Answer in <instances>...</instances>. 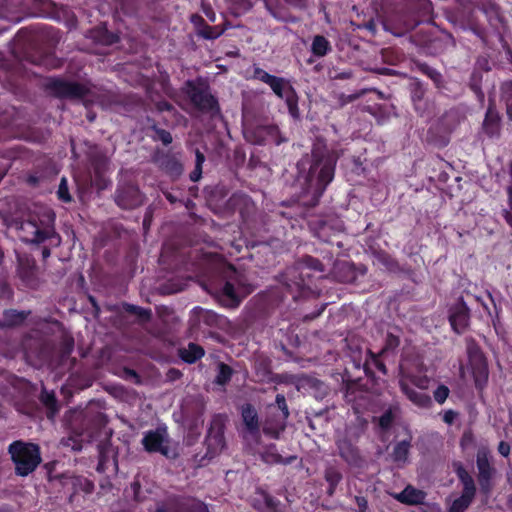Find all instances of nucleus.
Returning a JSON list of instances; mask_svg holds the SVG:
<instances>
[{
	"label": "nucleus",
	"mask_w": 512,
	"mask_h": 512,
	"mask_svg": "<svg viewBox=\"0 0 512 512\" xmlns=\"http://www.w3.org/2000/svg\"><path fill=\"white\" fill-rule=\"evenodd\" d=\"M208 449H213V453L220 451L224 447L223 436L220 433H210L207 439Z\"/></svg>",
	"instance_id": "20"
},
{
	"label": "nucleus",
	"mask_w": 512,
	"mask_h": 512,
	"mask_svg": "<svg viewBox=\"0 0 512 512\" xmlns=\"http://www.w3.org/2000/svg\"><path fill=\"white\" fill-rule=\"evenodd\" d=\"M255 75L256 77L261 80L262 82L268 84L269 86L271 85V83L277 78L273 75H270L268 74L267 72H265L264 70H256L255 72Z\"/></svg>",
	"instance_id": "31"
},
{
	"label": "nucleus",
	"mask_w": 512,
	"mask_h": 512,
	"mask_svg": "<svg viewBox=\"0 0 512 512\" xmlns=\"http://www.w3.org/2000/svg\"><path fill=\"white\" fill-rule=\"evenodd\" d=\"M394 498L405 504H420L425 499V493L412 486H407L402 492L394 495Z\"/></svg>",
	"instance_id": "9"
},
{
	"label": "nucleus",
	"mask_w": 512,
	"mask_h": 512,
	"mask_svg": "<svg viewBox=\"0 0 512 512\" xmlns=\"http://www.w3.org/2000/svg\"><path fill=\"white\" fill-rule=\"evenodd\" d=\"M57 195H58V198L63 202L71 201V195L69 194L67 180L65 177H63L60 181Z\"/></svg>",
	"instance_id": "25"
},
{
	"label": "nucleus",
	"mask_w": 512,
	"mask_h": 512,
	"mask_svg": "<svg viewBox=\"0 0 512 512\" xmlns=\"http://www.w3.org/2000/svg\"><path fill=\"white\" fill-rule=\"evenodd\" d=\"M415 384L421 389H426L428 387V380H420Z\"/></svg>",
	"instance_id": "41"
},
{
	"label": "nucleus",
	"mask_w": 512,
	"mask_h": 512,
	"mask_svg": "<svg viewBox=\"0 0 512 512\" xmlns=\"http://www.w3.org/2000/svg\"><path fill=\"white\" fill-rule=\"evenodd\" d=\"M449 396V389L445 385H440L434 391V399L439 403L443 404Z\"/></svg>",
	"instance_id": "28"
},
{
	"label": "nucleus",
	"mask_w": 512,
	"mask_h": 512,
	"mask_svg": "<svg viewBox=\"0 0 512 512\" xmlns=\"http://www.w3.org/2000/svg\"><path fill=\"white\" fill-rule=\"evenodd\" d=\"M499 116L495 110L489 108L484 120V128L488 134L493 135L498 131Z\"/></svg>",
	"instance_id": "16"
},
{
	"label": "nucleus",
	"mask_w": 512,
	"mask_h": 512,
	"mask_svg": "<svg viewBox=\"0 0 512 512\" xmlns=\"http://www.w3.org/2000/svg\"><path fill=\"white\" fill-rule=\"evenodd\" d=\"M232 371L229 366L225 364L219 365L218 375L216 377V382L220 385L226 384L231 378Z\"/></svg>",
	"instance_id": "22"
},
{
	"label": "nucleus",
	"mask_w": 512,
	"mask_h": 512,
	"mask_svg": "<svg viewBox=\"0 0 512 512\" xmlns=\"http://www.w3.org/2000/svg\"><path fill=\"white\" fill-rule=\"evenodd\" d=\"M18 475L27 476L41 462L39 447L31 443L14 442L9 447Z\"/></svg>",
	"instance_id": "2"
},
{
	"label": "nucleus",
	"mask_w": 512,
	"mask_h": 512,
	"mask_svg": "<svg viewBox=\"0 0 512 512\" xmlns=\"http://www.w3.org/2000/svg\"><path fill=\"white\" fill-rule=\"evenodd\" d=\"M270 87L278 97L285 100L291 116L298 117V99L290 83L283 78L277 77Z\"/></svg>",
	"instance_id": "5"
},
{
	"label": "nucleus",
	"mask_w": 512,
	"mask_h": 512,
	"mask_svg": "<svg viewBox=\"0 0 512 512\" xmlns=\"http://www.w3.org/2000/svg\"><path fill=\"white\" fill-rule=\"evenodd\" d=\"M477 467L479 470V480L482 489L488 491L490 488L489 480L492 476L493 469L489 464L488 452L486 449H481L477 454Z\"/></svg>",
	"instance_id": "6"
},
{
	"label": "nucleus",
	"mask_w": 512,
	"mask_h": 512,
	"mask_svg": "<svg viewBox=\"0 0 512 512\" xmlns=\"http://www.w3.org/2000/svg\"><path fill=\"white\" fill-rule=\"evenodd\" d=\"M339 450L341 456L347 461V462H355L357 459V453L355 449L349 445H339Z\"/></svg>",
	"instance_id": "24"
},
{
	"label": "nucleus",
	"mask_w": 512,
	"mask_h": 512,
	"mask_svg": "<svg viewBox=\"0 0 512 512\" xmlns=\"http://www.w3.org/2000/svg\"><path fill=\"white\" fill-rule=\"evenodd\" d=\"M471 502L472 499L461 495L459 498L452 502L448 508V512H464L469 507Z\"/></svg>",
	"instance_id": "18"
},
{
	"label": "nucleus",
	"mask_w": 512,
	"mask_h": 512,
	"mask_svg": "<svg viewBox=\"0 0 512 512\" xmlns=\"http://www.w3.org/2000/svg\"><path fill=\"white\" fill-rule=\"evenodd\" d=\"M223 295L227 298L230 304H237L240 301L241 295L236 290L233 284L227 282L223 287Z\"/></svg>",
	"instance_id": "19"
},
{
	"label": "nucleus",
	"mask_w": 512,
	"mask_h": 512,
	"mask_svg": "<svg viewBox=\"0 0 512 512\" xmlns=\"http://www.w3.org/2000/svg\"><path fill=\"white\" fill-rule=\"evenodd\" d=\"M55 215L49 208H40L20 226L21 238L30 243H41L54 234Z\"/></svg>",
	"instance_id": "1"
},
{
	"label": "nucleus",
	"mask_w": 512,
	"mask_h": 512,
	"mask_svg": "<svg viewBox=\"0 0 512 512\" xmlns=\"http://www.w3.org/2000/svg\"><path fill=\"white\" fill-rule=\"evenodd\" d=\"M463 492L462 496L470 498L473 500L475 495V486L472 478H467L463 483Z\"/></svg>",
	"instance_id": "29"
},
{
	"label": "nucleus",
	"mask_w": 512,
	"mask_h": 512,
	"mask_svg": "<svg viewBox=\"0 0 512 512\" xmlns=\"http://www.w3.org/2000/svg\"><path fill=\"white\" fill-rule=\"evenodd\" d=\"M504 217L508 224L512 227V214L509 211H504Z\"/></svg>",
	"instance_id": "43"
},
{
	"label": "nucleus",
	"mask_w": 512,
	"mask_h": 512,
	"mask_svg": "<svg viewBox=\"0 0 512 512\" xmlns=\"http://www.w3.org/2000/svg\"><path fill=\"white\" fill-rule=\"evenodd\" d=\"M312 261H313V267L315 269H318V270L322 271V268L320 267V264L317 261H314V260H312Z\"/></svg>",
	"instance_id": "50"
},
{
	"label": "nucleus",
	"mask_w": 512,
	"mask_h": 512,
	"mask_svg": "<svg viewBox=\"0 0 512 512\" xmlns=\"http://www.w3.org/2000/svg\"><path fill=\"white\" fill-rule=\"evenodd\" d=\"M401 388L409 400L412 401L415 405L426 408L431 404V398L426 393L409 388L408 385L403 381H401Z\"/></svg>",
	"instance_id": "11"
},
{
	"label": "nucleus",
	"mask_w": 512,
	"mask_h": 512,
	"mask_svg": "<svg viewBox=\"0 0 512 512\" xmlns=\"http://www.w3.org/2000/svg\"><path fill=\"white\" fill-rule=\"evenodd\" d=\"M276 402L278 403L279 408H281L282 413H283L285 411V408H287L284 396L277 395Z\"/></svg>",
	"instance_id": "39"
},
{
	"label": "nucleus",
	"mask_w": 512,
	"mask_h": 512,
	"mask_svg": "<svg viewBox=\"0 0 512 512\" xmlns=\"http://www.w3.org/2000/svg\"><path fill=\"white\" fill-rule=\"evenodd\" d=\"M72 449H80V447H76V446L72 445Z\"/></svg>",
	"instance_id": "51"
},
{
	"label": "nucleus",
	"mask_w": 512,
	"mask_h": 512,
	"mask_svg": "<svg viewBox=\"0 0 512 512\" xmlns=\"http://www.w3.org/2000/svg\"><path fill=\"white\" fill-rule=\"evenodd\" d=\"M205 158L199 151L196 153V166L195 170L191 173L190 178L192 181H198L201 177L202 164Z\"/></svg>",
	"instance_id": "27"
},
{
	"label": "nucleus",
	"mask_w": 512,
	"mask_h": 512,
	"mask_svg": "<svg viewBox=\"0 0 512 512\" xmlns=\"http://www.w3.org/2000/svg\"><path fill=\"white\" fill-rule=\"evenodd\" d=\"M53 402H54V398H53V396H52V395H47V397H46V399H45V403H46L47 405H52V404H53Z\"/></svg>",
	"instance_id": "47"
},
{
	"label": "nucleus",
	"mask_w": 512,
	"mask_h": 512,
	"mask_svg": "<svg viewBox=\"0 0 512 512\" xmlns=\"http://www.w3.org/2000/svg\"><path fill=\"white\" fill-rule=\"evenodd\" d=\"M168 442L167 430L163 427L148 431L142 439L145 450L148 452H159L165 456L170 455Z\"/></svg>",
	"instance_id": "4"
},
{
	"label": "nucleus",
	"mask_w": 512,
	"mask_h": 512,
	"mask_svg": "<svg viewBox=\"0 0 512 512\" xmlns=\"http://www.w3.org/2000/svg\"><path fill=\"white\" fill-rule=\"evenodd\" d=\"M62 93L69 96H80L83 93V88L74 83H63Z\"/></svg>",
	"instance_id": "26"
},
{
	"label": "nucleus",
	"mask_w": 512,
	"mask_h": 512,
	"mask_svg": "<svg viewBox=\"0 0 512 512\" xmlns=\"http://www.w3.org/2000/svg\"><path fill=\"white\" fill-rule=\"evenodd\" d=\"M459 478L461 479L462 483L467 480V478H472L464 469H458L457 471Z\"/></svg>",
	"instance_id": "40"
},
{
	"label": "nucleus",
	"mask_w": 512,
	"mask_h": 512,
	"mask_svg": "<svg viewBox=\"0 0 512 512\" xmlns=\"http://www.w3.org/2000/svg\"><path fill=\"white\" fill-rule=\"evenodd\" d=\"M42 254H43L44 258L49 257V255H50L49 249H47V248L43 249Z\"/></svg>",
	"instance_id": "49"
},
{
	"label": "nucleus",
	"mask_w": 512,
	"mask_h": 512,
	"mask_svg": "<svg viewBox=\"0 0 512 512\" xmlns=\"http://www.w3.org/2000/svg\"><path fill=\"white\" fill-rule=\"evenodd\" d=\"M456 414L453 411H447L445 412L443 416V420L447 424H451L455 419Z\"/></svg>",
	"instance_id": "38"
},
{
	"label": "nucleus",
	"mask_w": 512,
	"mask_h": 512,
	"mask_svg": "<svg viewBox=\"0 0 512 512\" xmlns=\"http://www.w3.org/2000/svg\"><path fill=\"white\" fill-rule=\"evenodd\" d=\"M329 50V42L322 36H316L312 43V51L317 56H324Z\"/></svg>",
	"instance_id": "17"
},
{
	"label": "nucleus",
	"mask_w": 512,
	"mask_h": 512,
	"mask_svg": "<svg viewBox=\"0 0 512 512\" xmlns=\"http://www.w3.org/2000/svg\"><path fill=\"white\" fill-rule=\"evenodd\" d=\"M460 373L463 378L472 376L478 387H482L487 382V363L478 348L470 347L468 349V364L465 367H461Z\"/></svg>",
	"instance_id": "3"
},
{
	"label": "nucleus",
	"mask_w": 512,
	"mask_h": 512,
	"mask_svg": "<svg viewBox=\"0 0 512 512\" xmlns=\"http://www.w3.org/2000/svg\"><path fill=\"white\" fill-rule=\"evenodd\" d=\"M334 164L335 161L331 158L326 159L325 161H321L316 163L314 169L320 167V172L318 175L320 184L325 187L329 182L332 181L334 176Z\"/></svg>",
	"instance_id": "12"
},
{
	"label": "nucleus",
	"mask_w": 512,
	"mask_h": 512,
	"mask_svg": "<svg viewBox=\"0 0 512 512\" xmlns=\"http://www.w3.org/2000/svg\"><path fill=\"white\" fill-rule=\"evenodd\" d=\"M409 443L402 441L398 443L394 448V458L397 461H404L408 455Z\"/></svg>",
	"instance_id": "21"
},
{
	"label": "nucleus",
	"mask_w": 512,
	"mask_h": 512,
	"mask_svg": "<svg viewBox=\"0 0 512 512\" xmlns=\"http://www.w3.org/2000/svg\"><path fill=\"white\" fill-rule=\"evenodd\" d=\"M204 355L203 349L196 344H189L180 351L181 358L188 363H193Z\"/></svg>",
	"instance_id": "15"
},
{
	"label": "nucleus",
	"mask_w": 512,
	"mask_h": 512,
	"mask_svg": "<svg viewBox=\"0 0 512 512\" xmlns=\"http://www.w3.org/2000/svg\"><path fill=\"white\" fill-rule=\"evenodd\" d=\"M259 131H260L261 133H262V132H267V135L271 138V140H274V141H276L277 143H279V141H277V140L275 139V135L277 134V128H276V127H273V126H271V127H265V128H261Z\"/></svg>",
	"instance_id": "36"
},
{
	"label": "nucleus",
	"mask_w": 512,
	"mask_h": 512,
	"mask_svg": "<svg viewBox=\"0 0 512 512\" xmlns=\"http://www.w3.org/2000/svg\"><path fill=\"white\" fill-rule=\"evenodd\" d=\"M498 451L501 455H503L504 457H507L510 452V446L507 443L502 441V442H500V444L498 446Z\"/></svg>",
	"instance_id": "37"
},
{
	"label": "nucleus",
	"mask_w": 512,
	"mask_h": 512,
	"mask_svg": "<svg viewBox=\"0 0 512 512\" xmlns=\"http://www.w3.org/2000/svg\"><path fill=\"white\" fill-rule=\"evenodd\" d=\"M6 318L11 322V324H17L23 321L25 316L23 313L8 311L6 312Z\"/></svg>",
	"instance_id": "32"
},
{
	"label": "nucleus",
	"mask_w": 512,
	"mask_h": 512,
	"mask_svg": "<svg viewBox=\"0 0 512 512\" xmlns=\"http://www.w3.org/2000/svg\"><path fill=\"white\" fill-rule=\"evenodd\" d=\"M288 415V408H285V411L275 421H266L263 427L264 433L272 438H278L285 428V420Z\"/></svg>",
	"instance_id": "10"
},
{
	"label": "nucleus",
	"mask_w": 512,
	"mask_h": 512,
	"mask_svg": "<svg viewBox=\"0 0 512 512\" xmlns=\"http://www.w3.org/2000/svg\"><path fill=\"white\" fill-rule=\"evenodd\" d=\"M262 459L267 463H278L281 461V456L270 448L262 455Z\"/></svg>",
	"instance_id": "30"
},
{
	"label": "nucleus",
	"mask_w": 512,
	"mask_h": 512,
	"mask_svg": "<svg viewBox=\"0 0 512 512\" xmlns=\"http://www.w3.org/2000/svg\"><path fill=\"white\" fill-rule=\"evenodd\" d=\"M242 418L247 430L252 434H257L259 422L256 410L250 405L244 406L242 408Z\"/></svg>",
	"instance_id": "13"
},
{
	"label": "nucleus",
	"mask_w": 512,
	"mask_h": 512,
	"mask_svg": "<svg viewBox=\"0 0 512 512\" xmlns=\"http://www.w3.org/2000/svg\"><path fill=\"white\" fill-rule=\"evenodd\" d=\"M157 137L164 143V144H170L172 142V136L169 132L160 130L157 132Z\"/></svg>",
	"instance_id": "33"
},
{
	"label": "nucleus",
	"mask_w": 512,
	"mask_h": 512,
	"mask_svg": "<svg viewBox=\"0 0 512 512\" xmlns=\"http://www.w3.org/2000/svg\"><path fill=\"white\" fill-rule=\"evenodd\" d=\"M358 505L361 509L366 508V501L364 498H357Z\"/></svg>",
	"instance_id": "46"
},
{
	"label": "nucleus",
	"mask_w": 512,
	"mask_h": 512,
	"mask_svg": "<svg viewBox=\"0 0 512 512\" xmlns=\"http://www.w3.org/2000/svg\"><path fill=\"white\" fill-rule=\"evenodd\" d=\"M191 98L193 103L200 109L212 110L216 105L214 97L206 92H195Z\"/></svg>",
	"instance_id": "14"
},
{
	"label": "nucleus",
	"mask_w": 512,
	"mask_h": 512,
	"mask_svg": "<svg viewBox=\"0 0 512 512\" xmlns=\"http://www.w3.org/2000/svg\"><path fill=\"white\" fill-rule=\"evenodd\" d=\"M325 478L330 484L329 493L332 494L335 486L341 480V474L337 470L330 468L326 471Z\"/></svg>",
	"instance_id": "23"
},
{
	"label": "nucleus",
	"mask_w": 512,
	"mask_h": 512,
	"mask_svg": "<svg viewBox=\"0 0 512 512\" xmlns=\"http://www.w3.org/2000/svg\"><path fill=\"white\" fill-rule=\"evenodd\" d=\"M288 2H290L291 4H294V5H302L303 4V0H287Z\"/></svg>",
	"instance_id": "48"
},
{
	"label": "nucleus",
	"mask_w": 512,
	"mask_h": 512,
	"mask_svg": "<svg viewBox=\"0 0 512 512\" xmlns=\"http://www.w3.org/2000/svg\"><path fill=\"white\" fill-rule=\"evenodd\" d=\"M139 315L145 319H148L150 317V311L148 310H140Z\"/></svg>",
	"instance_id": "45"
},
{
	"label": "nucleus",
	"mask_w": 512,
	"mask_h": 512,
	"mask_svg": "<svg viewBox=\"0 0 512 512\" xmlns=\"http://www.w3.org/2000/svg\"><path fill=\"white\" fill-rule=\"evenodd\" d=\"M507 92H509V95L507 96L506 103H507V113L512 120V85H509L507 87Z\"/></svg>",
	"instance_id": "35"
},
{
	"label": "nucleus",
	"mask_w": 512,
	"mask_h": 512,
	"mask_svg": "<svg viewBox=\"0 0 512 512\" xmlns=\"http://www.w3.org/2000/svg\"><path fill=\"white\" fill-rule=\"evenodd\" d=\"M84 483H85V491L86 492H91L92 489H93V485L91 482H89L88 480H84Z\"/></svg>",
	"instance_id": "44"
},
{
	"label": "nucleus",
	"mask_w": 512,
	"mask_h": 512,
	"mask_svg": "<svg viewBox=\"0 0 512 512\" xmlns=\"http://www.w3.org/2000/svg\"><path fill=\"white\" fill-rule=\"evenodd\" d=\"M507 193H508L509 207L512 210V185L508 187Z\"/></svg>",
	"instance_id": "42"
},
{
	"label": "nucleus",
	"mask_w": 512,
	"mask_h": 512,
	"mask_svg": "<svg viewBox=\"0 0 512 512\" xmlns=\"http://www.w3.org/2000/svg\"><path fill=\"white\" fill-rule=\"evenodd\" d=\"M116 201L123 208H132L142 203V195L137 189L131 187L127 192L118 190Z\"/></svg>",
	"instance_id": "8"
},
{
	"label": "nucleus",
	"mask_w": 512,
	"mask_h": 512,
	"mask_svg": "<svg viewBox=\"0 0 512 512\" xmlns=\"http://www.w3.org/2000/svg\"><path fill=\"white\" fill-rule=\"evenodd\" d=\"M451 326L457 333H461L468 325L469 313L464 303L456 304L449 317Z\"/></svg>",
	"instance_id": "7"
},
{
	"label": "nucleus",
	"mask_w": 512,
	"mask_h": 512,
	"mask_svg": "<svg viewBox=\"0 0 512 512\" xmlns=\"http://www.w3.org/2000/svg\"><path fill=\"white\" fill-rule=\"evenodd\" d=\"M392 422V415L390 412L385 413L381 416L379 424L382 428H388Z\"/></svg>",
	"instance_id": "34"
}]
</instances>
